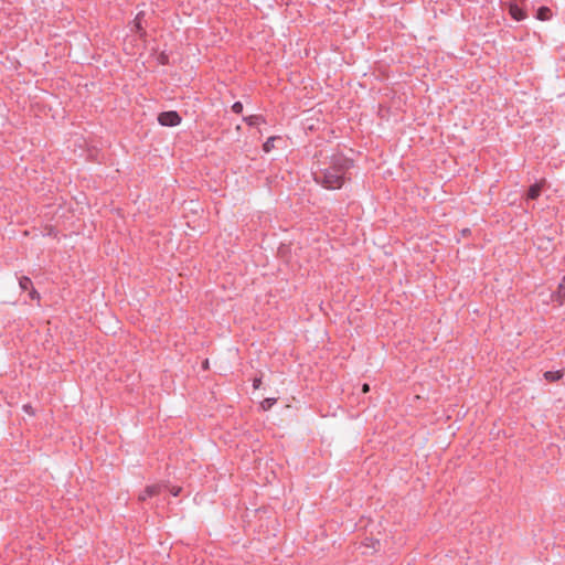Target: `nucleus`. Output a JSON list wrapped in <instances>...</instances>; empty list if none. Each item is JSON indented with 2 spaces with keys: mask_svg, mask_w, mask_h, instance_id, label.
<instances>
[{
  "mask_svg": "<svg viewBox=\"0 0 565 565\" xmlns=\"http://www.w3.org/2000/svg\"><path fill=\"white\" fill-rule=\"evenodd\" d=\"M352 167L353 160L342 153H334L318 162L312 172L313 180L328 190L341 189Z\"/></svg>",
  "mask_w": 565,
  "mask_h": 565,
  "instance_id": "1",
  "label": "nucleus"
},
{
  "mask_svg": "<svg viewBox=\"0 0 565 565\" xmlns=\"http://www.w3.org/2000/svg\"><path fill=\"white\" fill-rule=\"evenodd\" d=\"M181 120V116L175 110L162 111L158 115V122L164 127L178 126Z\"/></svg>",
  "mask_w": 565,
  "mask_h": 565,
  "instance_id": "2",
  "label": "nucleus"
},
{
  "mask_svg": "<svg viewBox=\"0 0 565 565\" xmlns=\"http://www.w3.org/2000/svg\"><path fill=\"white\" fill-rule=\"evenodd\" d=\"M143 17H145L143 11L138 12L132 21V26H131V31H135L136 33H138L140 39H145L147 36V32L142 25Z\"/></svg>",
  "mask_w": 565,
  "mask_h": 565,
  "instance_id": "3",
  "label": "nucleus"
},
{
  "mask_svg": "<svg viewBox=\"0 0 565 565\" xmlns=\"http://www.w3.org/2000/svg\"><path fill=\"white\" fill-rule=\"evenodd\" d=\"M161 489H162V486H160V484L148 486L143 490V492H141L139 494V500L140 501H146L149 498L156 497V495H158L160 493Z\"/></svg>",
  "mask_w": 565,
  "mask_h": 565,
  "instance_id": "4",
  "label": "nucleus"
},
{
  "mask_svg": "<svg viewBox=\"0 0 565 565\" xmlns=\"http://www.w3.org/2000/svg\"><path fill=\"white\" fill-rule=\"evenodd\" d=\"M511 17L516 21H522L526 18V13L515 3L509 6Z\"/></svg>",
  "mask_w": 565,
  "mask_h": 565,
  "instance_id": "5",
  "label": "nucleus"
},
{
  "mask_svg": "<svg viewBox=\"0 0 565 565\" xmlns=\"http://www.w3.org/2000/svg\"><path fill=\"white\" fill-rule=\"evenodd\" d=\"M554 299L562 305L565 300V276L563 277L562 281L559 282L556 292L554 294Z\"/></svg>",
  "mask_w": 565,
  "mask_h": 565,
  "instance_id": "6",
  "label": "nucleus"
},
{
  "mask_svg": "<svg viewBox=\"0 0 565 565\" xmlns=\"http://www.w3.org/2000/svg\"><path fill=\"white\" fill-rule=\"evenodd\" d=\"M243 120L249 126V127H254V126H257L262 122H265V119L263 118V116L260 115H250V116H247V117H244Z\"/></svg>",
  "mask_w": 565,
  "mask_h": 565,
  "instance_id": "7",
  "label": "nucleus"
},
{
  "mask_svg": "<svg viewBox=\"0 0 565 565\" xmlns=\"http://www.w3.org/2000/svg\"><path fill=\"white\" fill-rule=\"evenodd\" d=\"M541 191H542V182L535 183L530 186L529 192H527V198L531 200H534L540 196Z\"/></svg>",
  "mask_w": 565,
  "mask_h": 565,
  "instance_id": "8",
  "label": "nucleus"
},
{
  "mask_svg": "<svg viewBox=\"0 0 565 565\" xmlns=\"http://www.w3.org/2000/svg\"><path fill=\"white\" fill-rule=\"evenodd\" d=\"M536 18L541 21H547L552 18V11L550 8L547 7H541L539 10H537V14H536Z\"/></svg>",
  "mask_w": 565,
  "mask_h": 565,
  "instance_id": "9",
  "label": "nucleus"
},
{
  "mask_svg": "<svg viewBox=\"0 0 565 565\" xmlns=\"http://www.w3.org/2000/svg\"><path fill=\"white\" fill-rule=\"evenodd\" d=\"M563 377V371H546L544 373V379L548 382H555Z\"/></svg>",
  "mask_w": 565,
  "mask_h": 565,
  "instance_id": "10",
  "label": "nucleus"
},
{
  "mask_svg": "<svg viewBox=\"0 0 565 565\" xmlns=\"http://www.w3.org/2000/svg\"><path fill=\"white\" fill-rule=\"evenodd\" d=\"M19 286L22 290H29L33 287V284L29 277L22 276L19 278Z\"/></svg>",
  "mask_w": 565,
  "mask_h": 565,
  "instance_id": "11",
  "label": "nucleus"
},
{
  "mask_svg": "<svg viewBox=\"0 0 565 565\" xmlns=\"http://www.w3.org/2000/svg\"><path fill=\"white\" fill-rule=\"evenodd\" d=\"M277 402L276 398H265L262 403H260V406L264 411H267L273 405H275Z\"/></svg>",
  "mask_w": 565,
  "mask_h": 565,
  "instance_id": "12",
  "label": "nucleus"
},
{
  "mask_svg": "<svg viewBox=\"0 0 565 565\" xmlns=\"http://www.w3.org/2000/svg\"><path fill=\"white\" fill-rule=\"evenodd\" d=\"M275 137H269L266 142L263 145V150L265 152H269L273 148H274V141H275Z\"/></svg>",
  "mask_w": 565,
  "mask_h": 565,
  "instance_id": "13",
  "label": "nucleus"
},
{
  "mask_svg": "<svg viewBox=\"0 0 565 565\" xmlns=\"http://www.w3.org/2000/svg\"><path fill=\"white\" fill-rule=\"evenodd\" d=\"M232 111L235 114H242L243 111V104L241 102H235L232 105Z\"/></svg>",
  "mask_w": 565,
  "mask_h": 565,
  "instance_id": "14",
  "label": "nucleus"
},
{
  "mask_svg": "<svg viewBox=\"0 0 565 565\" xmlns=\"http://www.w3.org/2000/svg\"><path fill=\"white\" fill-rule=\"evenodd\" d=\"M29 296L33 300H35V299L39 300L40 299V294L33 287L30 289Z\"/></svg>",
  "mask_w": 565,
  "mask_h": 565,
  "instance_id": "15",
  "label": "nucleus"
},
{
  "mask_svg": "<svg viewBox=\"0 0 565 565\" xmlns=\"http://www.w3.org/2000/svg\"><path fill=\"white\" fill-rule=\"evenodd\" d=\"M260 384H262V379H260V377H255V379L253 380V387H254L255 390L259 388Z\"/></svg>",
  "mask_w": 565,
  "mask_h": 565,
  "instance_id": "16",
  "label": "nucleus"
},
{
  "mask_svg": "<svg viewBox=\"0 0 565 565\" xmlns=\"http://www.w3.org/2000/svg\"><path fill=\"white\" fill-rule=\"evenodd\" d=\"M370 391V385L367 383H364L362 386V392L367 393Z\"/></svg>",
  "mask_w": 565,
  "mask_h": 565,
  "instance_id": "17",
  "label": "nucleus"
},
{
  "mask_svg": "<svg viewBox=\"0 0 565 565\" xmlns=\"http://www.w3.org/2000/svg\"><path fill=\"white\" fill-rule=\"evenodd\" d=\"M160 63L161 64H166L167 63V56L166 55H161L160 56Z\"/></svg>",
  "mask_w": 565,
  "mask_h": 565,
  "instance_id": "18",
  "label": "nucleus"
},
{
  "mask_svg": "<svg viewBox=\"0 0 565 565\" xmlns=\"http://www.w3.org/2000/svg\"><path fill=\"white\" fill-rule=\"evenodd\" d=\"M180 490H181L180 488L173 489V490H172V494H173L174 497H177V495L179 494Z\"/></svg>",
  "mask_w": 565,
  "mask_h": 565,
  "instance_id": "19",
  "label": "nucleus"
},
{
  "mask_svg": "<svg viewBox=\"0 0 565 565\" xmlns=\"http://www.w3.org/2000/svg\"><path fill=\"white\" fill-rule=\"evenodd\" d=\"M539 248H546V246H544L543 244H537Z\"/></svg>",
  "mask_w": 565,
  "mask_h": 565,
  "instance_id": "20",
  "label": "nucleus"
}]
</instances>
